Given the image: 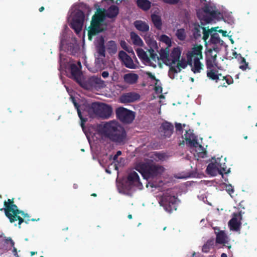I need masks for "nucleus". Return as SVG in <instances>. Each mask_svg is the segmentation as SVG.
<instances>
[{"mask_svg": "<svg viewBox=\"0 0 257 257\" xmlns=\"http://www.w3.org/2000/svg\"><path fill=\"white\" fill-rule=\"evenodd\" d=\"M118 13L119 8L114 5L109 7L106 14L104 9H97L95 14L92 16L90 25L88 27V39L91 40L92 37L103 31V29L101 27L102 23L105 20L106 17L110 19L114 18L116 17Z\"/></svg>", "mask_w": 257, "mask_h": 257, "instance_id": "obj_1", "label": "nucleus"}, {"mask_svg": "<svg viewBox=\"0 0 257 257\" xmlns=\"http://www.w3.org/2000/svg\"><path fill=\"white\" fill-rule=\"evenodd\" d=\"M101 133L117 145H124L126 141L124 128L116 121H110L104 123L101 129Z\"/></svg>", "mask_w": 257, "mask_h": 257, "instance_id": "obj_2", "label": "nucleus"}, {"mask_svg": "<svg viewBox=\"0 0 257 257\" xmlns=\"http://www.w3.org/2000/svg\"><path fill=\"white\" fill-rule=\"evenodd\" d=\"M82 107L90 117L96 115L104 119H107L111 116L112 113V107L104 103L92 102L91 104H86Z\"/></svg>", "mask_w": 257, "mask_h": 257, "instance_id": "obj_3", "label": "nucleus"}, {"mask_svg": "<svg viewBox=\"0 0 257 257\" xmlns=\"http://www.w3.org/2000/svg\"><path fill=\"white\" fill-rule=\"evenodd\" d=\"M202 49V46L196 45L187 54L188 64L191 67V70L194 73H200L203 68V65L200 61L203 58Z\"/></svg>", "mask_w": 257, "mask_h": 257, "instance_id": "obj_4", "label": "nucleus"}, {"mask_svg": "<svg viewBox=\"0 0 257 257\" xmlns=\"http://www.w3.org/2000/svg\"><path fill=\"white\" fill-rule=\"evenodd\" d=\"M135 169L139 171L145 179H148L156 177L164 171V168L152 162H141L137 164Z\"/></svg>", "mask_w": 257, "mask_h": 257, "instance_id": "obj_5", "label": "nucleus"}, {"mask_svg": "<svg viewBox=\"0 0 257 257\" xmlns=\"http://www.w3.org/2000/svg\"><path fill=\"white\" fill-rule=\"evenodd\" d=\"M5 208L0 209L1 211L4 210L6 216L9 218L11 223H14L16 221H18V227L21 228V224L25 222L28 224L30 220H24L23 218L19 215L20 213H22L21 210L18 209V206L16 204H8L6 202H4Z\"/></svg>", "mask_w": 257, "mask_h": 257, "instance_id": "obj_6", "label": "nucleus"}, {"mask_svg": "<svg viewBox=\"0 0 257 257\" xmlns=\"http://www.w3.org/2000/svg\"><path fill=\"white\" fill-rule=\"evenodd\" d=\"M81 65L80 61L77 63L70 62L67 64L65 63V73L67 70L69 74H67L70 78L75 80L80 86H83V81L82 80V72L81 71Z\"/></svg>", "mask_w": 257, "mask_h": 257, "instance_id": "obj_7", "label": "nucleus"}, {"mask_svg": "<svg viewBox=\"0 0 257 257\" xmlns=\"http://www.w3.org/2000/svg\"><path fill=\"white\" fill-rule=\"evenodd\" d=\"M84 19L85 14L81 10H78L72 15L70 26L76 34H79L81 31Z\"/></svg>", "mask_w": 257, "mask_h": 257, "instance_id": "obj_8", "label": "nucleus"}, {"mask_svg": "<svg viewBox=\"0 0 257 257\" xmlns=\"http://www.w3.org/2000/svg\"><path fill=\"white\" fill-rule=\"evenodd\" d=\"M176 201L175 196L165 194L161 197L159 203L166 211L171 213L177 209Z\"/></svg>", "mask_w": 257, "mask_h": 257, "instance_id": "obj_9", "label": "nucleus"}, {"mask_svg": "<svg viewBox=\"0 0 257 257\" xmlns=\"http://www.w3.org/2000/svg\"><path fill=\"white\" fill-rule=\"evenodd\" d=\"M116 116L121 122L130 123L135 119V112L123 107H119L115 110Z\"/></svg>", "mask_w": 257, "mask_h": 257, "instance_id": "obj_10", "label": "nucleus"}, {"mask_svg": "<svg viewBox=\"0 0 257 257\" xmlns=\"http://www.w3.org/2000/svg\"><path fill=\"white\" fill-rule=\"evenodd\" d=\"M126 184L130 188L136 187L139 189H141L143 187V185L140 181L139 176L135 171H131L128 174Z\"/></svg>", "mask_w": 257, "mask_h": 257, "instance_id": "obj_11", "label": "nucleus"}, {"mask_svg": "<svg viewBox=\"0 0 257 257\" xmlns=\"http://www.w3.org/2000/svg\"><path fill=\"white\" fill-rule=\"evenodd\" d=\"M140 99V95L136 92H129L122 94L119 98V101L122 103L134 102Z\"/></svg>", "mask_w": 257, "mask_h": 257, "instance_id": "obj_12", "label": "nucleus"}, {"mask_svg": "<svg viewBox=\"0 0 257 257\" xmlns=\"http://www.w3.org/2000/svg\"><path fill=\"white\" fill-rule=\"evenodd\" d=\"M70 98L73 103L75 107L77 109L78 115L81 120V126L82 128H84L85 123L87 121V118L83 116V113L85 115V113H86V111L84 110L85 109L83 107H82V106L86 105V104H83L80 106L77 102L76 100L74 97L71 95Z\"/></svg>", "mask_w": 257, "mask_h": 257, "instance_id": "obj_13", "label": "nucleus"}, {"mask_svg": "<svg viewBox=\"0 0 257 257\" xmlns=\"http://www.w3.org/2000/svg\"><path fill=\"white\" fill-rule=\"evenodd\" d=\"M70 98L73 103L75 107L77 109L78 115L81 120V126L82 128H84L85 123L87 121V118L83 116V113L85 115V113H86V111L84 110L85 109L83 107H82V106L86 105V104H83L80 106L77 102L76 100L74 97L71 95Z\"/></svg>", "mask_w": 257, "mask_h": 257, "instance_id": "obj_14", "label": "nucleus"}, {"mask_svg": "<svg viewBox=\"0 0 257 257\" xmlns=\"http://www.w3.org/2000/svg\"><path fill=\"white\" fill-rule=\"evenodd\" d=\"M173 132V125L167 121L163 122L159 127V132L161 135L165 138H170Z\"/></svg>", "mask_w": 257, "mask_h": 257, "instance_id": "obj_15", "label": "nucleus"}, {"mask_svg": "<svg viewBox=\"0 0 257 257\" xmlns=\"http://www.w3.org/2000/svg\"><path fill=\"white\" fill-rule=\"evenodd\" d=\"M118 58L127 68L135 69L136 67L132 58L128 55L124 51H120L118 53Z\"/></svg>", "mask_w": 257, "mask_h": 257, "instance_id": "obj_16", "label": "nucleus"}, {"mask_svg": "<svg viewBox=\"0 0 257 257\" xmlns=\"http://www.w3.org/2000/svg\"><path fill=\"white\" fill-rule=\"evenodd\" d=\"M242 218L241 212L238 213H234L233 217L229 220L228 225L230 229L234 231H238L240 230L241 226L240 220Z\"/></svg>", "mask_w": 257, "mask_h": 257, "instance_id": "obj_17", "label": "nucleus"}, {"mask_svg": "<svg viewBox=\"0 0 257 257\" xmlns=\"http://www.w3.org/2000/svg\"><path fill=\"white\" fill-rule=\"evenodd\" d=\"M176 66L171 67L169 70V76L171 79L174 78V74H177L181 71V68L184 69L187 67L188 62L185 61H178L177 62Z\"/></svg>", "mask_w": 257, "mask_h": 257, "instance_id": "obj_18", "label": "nucleus"}, {"mask_svg": "<svg viewBox=\"0 0 257 257\" xmlns=\"http://www.w3.org/2000/svg\"><path fill=\"white\" fill-rule=\"evenodd\" d=\"M185 139L187 143L191 147H197L199 145L197 142V137L193 133V131L189 129L186 131V134H185Z\"/></svg>", "mask_w": 257, "mask_h": 257, "instance_id": "obj_19", "label": "nucleus"}, {"mask_svg": "<svg viewBox=\"0 0 257 257\" xmlns=\"http://www.w3.org/2000/svg\"><path fill=\"white\" fill-rule=\"evenodd\" d=\"M212 50L209 49L207 52L210 54V56H208V54H206V66L207 70L214 68V64L216 60V55H212Z\"/></svg>", "mask_w": 257, "mask_h": 257, "instance_id": "obj_20", "label": "nucleus"}, {"mask_svg": "<svg viewBox=\"0 0 257 257\" xmlns=\"http://www.w3.org/2000/svg\"><path fill=\"white\" fill-rule=\"evenodd\" d=\"M139 79V75L134 73H128L124 75V82L129 85L135 84L137 83Z\"/></svg>", "mask_w": 257, "mask_h": 257, "instance_id": "obj_21", "label": "nucleus"}, {"mask_svg": "<svg viewBox=\"0 0 257 257\" xmlns=\"http://www.w3.org/2000/svg\"><path fill=\"white\" fill-rule=\"evenodd\" d=\"M207 77L212 80H215L217 82L219 80L221 79L220 78L222 77L221 73L218 72L215 68L210 69L207 70L206 72Z\"/></svg>", "mask_w": 257, "mask_h": 257, "instance_id": "obj_22", "label": "nucleus"}, {"mask_svg": "<svg viewBox=\"0 0 257 257\" xmlns=\"http://www.w3.org/2000/svg\"><path fill=\"white\" fill-rule=\"evenodd\" d=\"M206 171L208 174L212 176H215L217 175V174H219V167L216 163V162L215 163H209L207 167Z\"/></svg>", "mask_w": 257, "mask_h": 257, "instance_id": "obj_23", "label": "nucleus"}, {"mask_svg": "<svg viewBox=\"0 0 257 257\" xmlns=\"http://www.w3.org/2000/svg\"><path fill=\"white\" fill-rule=\"evenodd\" d=\"M134 24L135 28L139 31L147 32L149 30V26L145 22L137 20L135 21Z\"/></svg>", "mask_w": 257, "mask_h": 257, "instance_id": "obj_24", "label": "nucleus"}, {"mask_svg": "<svg viewBox=\"0 0 257 257\" xmlns=\"http://www.w3.org/2000/svg\"><path fill=\"white\" fill-rule=\"evenodd\" d=\"M136 3L139 8L145 11H148L151 7V3L149 0H137Z\"/></svg>", "mask_w": 257, "mask_h": 257, "instance_id": "obj_25", "label": "nucleus"}, {"mask_svg": "<svg viewBox=\"0 0 257 257\" xmlns=\"http://www.w3.org/2000/svg\"><path fill=\"white\" fill-rule=\"evenodd\" d=\"M130 36L132 40L133 41V43L134 45L139 46H143L144 43L142 40L139 37V36L138 34H137L135 32H132L130 33Z\"/></svg>", "mask_w": 257, "mask_h": 257, "instance_id": "obj_26", "label": "nucleus"}, {"mask_svg": "<svg viewBox=\"0 0 257 257\" xmlns=\"http://www.w3.org/2000/svg\"><path fill=\"white\" fill-rule=\"evenodd\" d=\"M181 51L179 48H174L172 50L170 56L172 59V63H176L180 59Z\"/></svg>", "mask_w": 257, "mask_h": 257, "instance_id": "obj_27", "label": "nucleus"}, {"mask_svg": "<svg viewBox=\"0 0 257 257\" xmlns=\"http://www.w3.org/2000/svg\"><path fill=\"white\" fill-rule=\"evenodd\" d=\"M107 50L108 53L110 55L115 54L117 50L116 43L114 41H110L107 44Z\"/></svg>", "mask_w": 257, "mask_h": 257, "instance_id": "obj_28", "label": "nucleus"}, {"mask_svg": "<svg viewBox=\"0 0 257 257\" xmlns=\"http://www.w3.org/2000/svg\"><path fill=\"white\" fill-rule=\"evenodd\" d=\"M151 18L155 27L158 30H161L162 23L160 17L158 15L153 14L151 16Z\"/></svg>", "mask_w": 257, "mask_h": 257, "instance_id": "obj_29", "label": "nucleus"}, {"mask_svg": "<svg viewBox=\"0 0 257 257\" xmlns=\"http://www.w3.org/2000/svg\"><path fill=\"white\" fill-rule=\"evenodd\" d=\"M60 60H59V70L60 71V78L62 81V84H64V80L63 78V74L64 68V58H63V54L60 53Z\"/></svg>", "mask_w": 257, "mask_h": 257, "instance_id": "obj_30", "label": "nucleus"}, {"mask_svg": "<svg viewBox=\"0 0 257 257\" xmlns=\"http://www.w3.org/2000/svg\"><path fill=\"white\" fill-rule=\"evenodd\" d=\"M136 52L139 58L147 62L150 61V58L148 56L146 52L141 48H138L136 50Z\"/></svg>", "mask_w": 257, "mask_h": 257, "instance_id": "obj_31", "label": "nucleus"}, {"mask_svg": "<svg viewBox=\"0 0 257 257\" xmlns=\"http://www.w3.org/2000/svg\"><path fill=\"white\" fill-rule=\"evenodd\" d=\"M220 159L217 160H216V163L217 164L219 167V174L223 175V173L227 174L229 172V170H227L226 165L225 163H220Z\"/></svg>", "mask_w": 257, "mask_h": 257, "instance_id": "obj_32", "label": "nucleus"}, {"mask_svg": "<svg viewBox=\"0 0 257 257\" xmlns=\"http://www.w3.org/2000/svg\"><path fill=\"white\" fill-rule=\"evenodd\" d=\"M198 17L201 21H204L205 23L208 24L210 23L215 17H212L210 15L207 14H197Z\"/></svg>", "mask_w": 257, "mask_h": 257, "instance_id": "obj_33", "label": "nucleus"}, {"mask_svg": "<svg viewBox=\"0 0 257 257\" xmlns=\"http://www.w3.org/2000/svg\"><path fill=\"white\" fill-rule=\"evenodd\" d=\"M176 36L180 41H184L186 38V33L184 29L181 28L176 31Z\"/></svg>", "mask_w": 257, "mask_h": 257, "instance_id": "obj_34", "label": "nucleus"}, {"mask_svg": "<svg viewBox=\"0 0 257 257\" xmlns=\"http://www.w3.org/2000/svg\"><path fill=\"white\" fill-rule=\"evenodd\" d=\"M214 240L209 239L203 245L202 251L204 252H208L214 245Z\"/></svg>", "mask_w": 257, "mask_h": 257, "instance_id": "obj_35", "label": "nucleus"}, {"mask_svg": "<svg viewBox=\"0 0 257 257\" xmlns=\"http://www.w3.org/2000/svg\"><path fill=\"white\" fill-rule=\"evenodd\" d=\"M225 234L223 231H220L216 234V242L217 243L223 244L225 241Z\"/></svg>", "mask_w": 257, "mask_h": 257, "instance_id": "obj_36", "label": "nucleus"}, {"mask_svg": "<svg viewBox=\"0 0 257 257\" xmlns=\"http://www.w3.org/2000/svg\"><path fill=\"white\" fill-rule=\"evenodd\" d=\"M154 155L156 159L160 161H164L166 159L167 156L166 153L163 152H155Z\"/></svg>", "mask_w": 257, "mask_h": 257, "instance_id": "obj_37", "label": "nucleus"}, {"mask_svg": "<svg viewBox=\"0 0 257 257\" xmlns=\"http://www.w3.org/2000/svg\"><path fill=\"white\" fill-rule=\"evenodd\" d=\"M94 83L99 88H104L106 86L105 81L102 80L100 78H95L94 79Z\"/></svg>", "mask_w": 257, "mask_h": 257, "instance_id": "obj_38", "label": "nucleus"}, {"mask_svg": "<svg viewBox=\"0 0 257 257\" xmlns=\"http://www.w3.org/2000/svg\"><path fill=\"white\" fill-rule=\"evenodd\" d=\"M203 12L204 14L210 15L212 16V17L216 16L215 11L211 10V8L208 6H205L203 8Z\"/></svg>", "mask_w": 257, "mask_h": 257, "instance_id": "obj_39", "label": "nucleus"}, {"mask_svg": "<svg viewBox=\"0 0 257 257\" xmlns=\"http://www.w3.org/2000/svg\"><path fill=\"white\" fill-rule=\"evenodd\" d=\"M202 27H196L194 28L193 31V36L195 39H198L201 36V31L200 29Z\"/></svg>", "mask_w": 257, "mask_h": 257, "instance_id": "obj_40", "label": "nucleus"}, {"mask_svg": "<svg viewBox=\"0 0 257 257\" xmlns=\"http://www.w3.org/2000/svg\"><path fill=\"white\" fill-rule=\"evenodd\" d=\"M160 40L166 45L170 46L171 44V39L166 35H162L160 37Z\"/></svg>", "mask_w": 257, "mask_h": 257, "instance_id": "obj_41", "label": "nucleus"}, {"mask_svg": "<svg viewBox=\"0 0 257 257\" xmlns=\"http://www.w3.org/2000/svg\"><path fill=\"white\" fill-rule=\"evenodd\" d=\"M241 60L240 61L241 65L239 66V68L242 70H245L247 68L248 63L246 62L244 58L241 57Z\"/></svg>", "mask_w": 257, "mask_h": 257, "instance_id": "obj_42", "label": "nucleus"}, {"mask_svg": "<svg viewBox=\"0 0 257 257\" xmlns=\"http://www.w3.org/2000/svg\"><path fill=\"white\" fill-rule=\"evenodd\" d=\"M203 30V39L205 42H206L207 40L208 39L209 35L212 31L208 30H206L205 28H201Z\"/></svg>", "mask_w": 257, "mask_h": 257, "instance_id": "obj_43", "label": "nucleus"}, {"mask_svg": "<svg viewBox=\"0 0 257 257\" xmlns=\"http://www.w3.org/2000/svg\"><path fill=\"white\" fill-rule=\"evenodd\" d=\"M219 41V37L217 33L213 34L211 35L210 42L212 43L216 44Z\"/></svg>", "mask_w": 257, "mask_h": 257, "instance_id": "obj_44", "label": "nucleus"}, {"mask_svg": "<svg viewBox=\"0 0 257 257\" xmlns=\"http://www.w3.org/2000/svg\"><path fill=\"white\" fill-rule=\"evenodd\" d=\"M160 55L161 58L162 60H164L165 59H167V58H168V56H169V51L167 50L162 49L161 50Z\"/></svg>", "mask_w": 257, "mask_h": 257, "instance_id": "obj_45", "label": "nucleus"}, {"mask_svg": "<svg viewBox=\"0 0 257 257\" xmlns=\"http://www.w3.org/2000/svg\"><path fill=\"white\" fill-rule=\"evenodd\" d=\"M105 47L103 45H100L97 48V52L99 56L105 57Z\"/></svg>", "mask_w": 257, "mask_h": 257, "instance_id": "obj_46", "label": "nucleus"}, {"mask_svg": "<svg viewBox=\"0 0 257 257\" xmlns=\"http://www.w3.org/2000/svg\"><path fill=\"white\" fill-rule=\"evenodd\" d=\"M164 61L165 64L166 65L169 66V68L171 67H174L173 65L176 64V63H172V59L170 55L168 56V58H167V59H165Z\"/></svg>", "mask_w": 257, "mask_h": 257, "instance_id": "obj_47", "label": "nucleus"}, {"mask_svg": "<svg viewBox=\"0 0 257 257\" xmlns=\"http://www.w3.org/2000/svg\"><path fill=\"white\" fill-rule=\"evenodd\" d=\"M221 77H222V80H225L228 85L231 84L233 82V78L229 75L222 76Z\"/></svg>", "mask_w": 257, "mask_h": 257, "instance_id": "obj_48", "label": "nucleus"}, {"mask_svg": "<svg viewBox=\"0 0 257 257\" xmlns=\"http://www.w3.org/2000/svg\"><path fill=\"white\" fill-rule=\"evenodd\" d=\"M149 52H150V58L151 59H152L153 60L156 61V59H158V57L157 56V54H156L155 53V51L153 49H151L149 50Z\"/></svg>", "mask_w": 257, "mask_h": 257, "instance_id": "obj_49", "label": "nucleus"}, {"mask_svg": "<svg viewBox=\"0 0 257 257\" xmlns=\"http://www.w3.org/2000/svg\"><path fill=\"white\" fill-rule=\"evenodd\" d=\"M111 81L113 82H116L119 79V74L117 72L113 71L111 75Z\"/></svg>", "mask_w": 257, "mask_h": 257, "instance_id": "obj_50", "label": "nucleus"}, {"mask_svg": "<svg viewBox=\"0 0 257 257\" xmlns=\"http://www.w3.org/2000/svg\"><path fill=\"white\" fill-rule=\"evenodd\" d=\"M164 3L169 5H176L177 4L180 0H162Z\"/></svg>", "mask_w": 257, "mask_h": 257, "instance_id": "obj_51", "label": "nucleus"}, {"mask_svg": "<svg viewBox=\"0 0 257 257\" xmlns=\"http://www.w3.org/2000/svg\"><path fill=\"white\" fill-rule=\"evenodd\" d=\"M120 45L122 49L126 51L130 52L128 50L127 44L124 41H121L120 42Z\"/></svg>", "mask_w": 257, "mask_h": 257, "instance_id": "obj_52", "label": "nucleus"}, {"mask_svg": "<svg viewBox=\"0 0 257 257\" xmlns=\"http://www.w3.org/2000/svg\"><path fill=\"white\" fill-rule=\"evenodd\" d=\"M64 30H63L62 32V34H61V39H60V50L61 51L63 50V42L64 41Z\"/></svg>", "mask_w": 257, "mask_h": 257, "instance_id": "obj_53", "label": "nucleus"}, {"mask_svg": "<svg viewBox=\"0 0 257 257\" xmlns=\"http://www.w3.org/2000/svg\"><path fill=\"white\" fill-rule=\"evenodd\" d=\"M22 213H20V214H21L23 217L24 220H30V216L28 214L25 213L23 211H21Z\"/></svg>", "mask_w": 257, "mask_h": 257, "instance_id": "obj_54", "label": "nucleus"}, {"mask_svg": "<svg viewBox=\"0 0 257 257\" xmlns=\"http://www.w3.org/2000/svg\"><path fill=\"white\" fill-rule=\"evenodd\" d=\"M175 127H176V131H177L182 132V131H183L182 125L180 123H176L175 124Z\"/></svg>", "mask_w": 257, "mask_h": 257, "instance_id": "obj_55", "label": "nucleus"}, {"mask_svg": "<svg viewBox=\"0 0 257 257\" xmlns=\"http://www.w3.org/2000/svg\"><path fill=\"white\" fill-rule=\"evenodd\" d=\"M226 190L228 191L229 194H231L234 192L233 188L232 186L230 185L226 187Z\"/></svg>", "mask_w": 257, "mask_h": 257, "instance_id": "obj_56", "label": "nucleus"}, {"mask_svg": "<svg viewBox=\"0 0 257 257\" xmlns=\"http://www.w3.org/2000/svg\"><path fill=\"white\" fill-rule=\"evenodd\" d=\"M121 154L122 153L120 151H118L116 154L113 156V160L115 161L117 159L118 157L121 155Z\"/></svg>", "mask_w": 257, "mask_h": 257, "instance_id": "obj_57", "label": "nucleus"}, {"mask_svg": "<svg viewBox=\"0 0 257 257\" xmlns=\"http://www.w3.org/2000/svg\"><path fill=\"white\" fill-rule=\"evenodd\" d=\"M6 240L7 242H9L10 243L12 247H14L15 242L11 237H9Z\"/></svg>", "mask_w": 257, "mask_h": 257, "instance_id": "obj_58", "label": "nucleus"}, {"mask_svg": "<svg viewBox=\"0 0 257 257\" xmlns=\"http://www.w3.org/2000/svg\"><path fill=\"white\" fill-rule=\"evenodd\" d=\"M207 153L205 151L199 153V157L201 158H205L206 156Z\"/></svg>", "mask_w": 257, "mask_h": 257, "instance_id": "obj_59", "label": "nucleus"}, {"mask_svg": "<svg viewBox=\"0 0 257 257\" xmlns=\"http://www.w3.org/2000/svg\"><path fill=\"white\" fill-rule=\"evenodd\" d=\"M101 75L103 78H106L109 76V73L107 71H103L102 72Z\"/></svg>", "mask_w": 257, "mask_h": 257, "instance_id": "obj_60", "label": "nucleus"}, {"mask_svg": "<svg viewBox=\"0 0 257 257\" xmlns=\"http://www.w3.org/2000/svg\"><path fill=\"white\" fill-rule=\"evenodd\" d=\"M218 32L219 33L222 34V36L224 37H226L227 36V32L226 31H224L223 30L220 29L218 30Z\"/></svg>", "mask_w": 257, "mask_h": 257, "instance_id": "obj_61", "label": "nucleus"}, {"mask_svg": "<svg viewBox=\"0 0 257 257\" xmlns=\"http://www.w3.org/2000/svg\"><path fill=\"white\" fill-rule=\"evenodd\" d=\"M148 76L152 79L155 80L156 79L155 76L153 75L151 72L147 73Z\"/></svg>", "mask_w": 257, "mask_h": 257, "instance_id": "obj_62", "label": "nucleus"}, {"mask_svg": "<svg viewBox=\"0 0 257 257\" xmlns=\"http://www.w3.org/2000/svg\"><path fill=\"white\" fill-rule=\"evenodd\" d=\"M13 247V252H14V254L15 256H16V257H19V255L18 254V253H17V248L16 247H15L14 246Z\"/></svg>", "mask_w": 257, "mask_h": 257, "instance_id": "obj_63", "label": "nucleus"}, {"mask_svg": "<svg viewBox=\"0 0 257 257\" xmlns=\"http://www.w3.org/2000/svg\"><path fill=\"white\" fill-rule=\"evenodd\" d=\"M7 202L8 204H10V205H11V204H14V198L12 199H9Z\"/></svg>", "mask_w": 257, "mask_h": 257, "instance_id": "obj_64", "label": "nucleus"}]
</instances>
